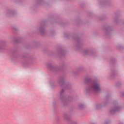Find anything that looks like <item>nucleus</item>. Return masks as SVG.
<instances>
[{"label":"nucleus","mask_w":124,"mask_h":124,"mask_svg":"<svg viewBox=\"0 0 124 124\" xmlns=\"http://www.w3.org/2000/svg\"><path fill=\"white\" fill-rule=\"evenodd\" d=\"M86 83H89V86L86 90V92H99L100 91V83L97 80H92L91 78L85 79Z\"/></svg>","instance_id":"nucleus-1"},{"label":"nucleus","mask_w":124,"mask_h":124,"mask_svg":"<svg viewBox=\"0 0 124 124\" xmlns=\"http://www.w3.org/2000/svg\"><path fill=\"white\" fill-rule=\"evenodd\" d=\"M121 110V107L117 106L114 108H112L110 110L111 114H115L117 112H119V110Z\"/></svg>","instance_id":"nucleus-2"},{"label":"nucleus","mask_w":124,"mask_h":124,"mask_svg":"<svg viewBox=\"0 0 124 124\" xmlns=\"http://www.w3.org/2000/svg\"><path fill=\"white\" fill-rule=\"evenodd\" d=\"M63 90H62L60 93V99L62 101H64V100H65V97L63 95Z\"/></svg>","instance_id":"nucleus-3"},{"label":"nucleus","mask_w":124,"mask_h":124,"mask_svg":"<svg viewBox=\"0 0 124 124\" xmlns=\"http://www.w3.org/2000/svg\"><path fill=\"white\" fill-rule=\"evenodd\" d=\"M64 81H65V79L64 78H60L59 80V84L61 86H62L64 84Z\"/></svg>","instance_id":"nucleus-4"},{"label":"nucleus","mask_w":124,"mask_h":124,"mask_svg":"<svg viewBox=\"0 0 124 124\" xmlns=\"http://www.w3.org/2000/svg\"><path fill=\"white\" fill-rule=\"evenodd\" d=\"M39 31H40V32H41V33H43V32H44V28H43V27L41 26L39 28Z\"/></svg>","instance_id":"nucleus-5"},{"label":"nucleus","mask_w":124,"mask_h":124,"mask_svg":"<svg viewBox=\"0 0 124 124\" xmlns=\"http://www.w3.org/2000/svg\"><path fill=\"white\" fill-rule=\"evenodd\" d=\"M64 118L65 120H68V118H69V116L67 114H64Z\"/></svg>","instance_id":"nucleus-6"},{"label":"nucleus","mask_w":124,"mask_h":124,"mask_svg":"<svg viewBox=\"0 0 124 124\" xmlns=\"http://www.w3.org/2000/svg\"><path fill=\"white\" fill-rule=\"evenodd\" d=\"M47 66L49 69H52V65L50 63L47 64Z\"/></svg>","instance_id":"nucleus-7"},{"label":"nucleus","mask_w":124,"mask_h":124,"mask_svg":"<svg viewBox=\"0 0 124 124\" xmlns=\"http://www.w3.org/2000/svg\"><path fill=\"white\" fill-rule=\"evenodd\" d=\"M88 52H89V50H87L83 52V54L84 55H87V54H88Z\"/></svg>","instance_id":"nucleus-8"},{"label":"nucleus","mask_w":124,"mask_h":124,"mask_svg":"<svg viewBox=\"0 0 124 124\" xmlns=\"http://www.w3.org/2000/svg\"><path fill=\"white\" fill-rule=\"evenodd\" d=\"M79 108H80V109H82V108H83V107H84V105L82 104H80V105H79Z\"/></svg>","instance_id":"nucleus-9"},{"label":"nucleus","mask_w":124,"mask_h":124,"mask_svg":"<svg viewBox=\"0 0 124 124\" xmlns=\"http://www.w3.org/2000/svg\"><path fill=\"white\" fill-rule=\"evenodd\" d=\"M100 105H98L96 107V108L97 109V107H100Z\"/></svg>","instance_id":"nucleus-10"},{"label":"nucleus","mask_w":124,"mask_h":124,"mask_svg":"<svg viewBox=\"0 0 124 124\" xmlns=\"http://www.w3.org/2000/svg\"><path fill=\"white\" fill-rule=\"evenodd\" d=\"M115 104H118V103L117 102V101L115 102Z\"/></svg>","instance_id":"nucleus-11"},{"label":"nucleus","mask_w":124,"mask_h":124,"mask_svg":"<svg viewBox=\"0 0 124 124\" xmlns=\"http://www.w3.org/2000/svg\"><path fill=\"white\" fill-rule=\"evenodd\" d=\"M105 124H108V123H106Z\"/></svg>","instance_id":"nucleus-12"}]
</instances>
